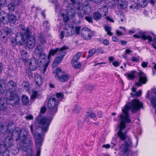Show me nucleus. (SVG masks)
<instances>
[{
	"label": "nucleus",
	"mask_w": 156,
	"mask_h": 156,
	"mask_svg": "<svg viewBox=\"0 0 156 156\" xmlns=\"http://www.w3.org/2000/svg\"><path fill=\"white\" fill-rule=\"evenodd\" d=\"M12 123L7 121L4 125L0 124V136H3L6 134L8 135L6 137L3 144L0 142V155L1 156H9L8 148L13 145V140H20L21 144L17 145L18 151L22 150L27 152L26 156L33 154L32 149V139L28 137V132L24 129H21L18 127L12 129Z\"/></svg>",
	"instance_id": "f257e3e1"
},
{
	"label": "nucleus",
	"mask_w": 156,
	"mask_h": 156,
	"mask_svg": "<svg viewBox=\"0 0 156 156\" xmlns=\"http://www.w3.org/2000/svg\"><path fill=\"white\" fill-rule=\"evenodd\" d=\"M143 103L137 99L132 100V101L126 104L122 109L123 114H120L118 116L120 121L119 131L117 132L118 138L121 141H124L120 149V154L122 156H127L129 153V148L132 146L131 137L127 135V130L125 129V123H130L131 120L129 118L128 111L130 110L132 113H135L143 107Z\"/></svg>",
	"instance_id": "f03ea898"
},
{
	"label": "nucleus",
	"mask_w": 156,
	"mask_h": 156,
	"mask_svg": "<svg viewBox=\"0 0 156 156\" xmlns=\"http://www.w3.org/2000/svg\"><path fill=\"white\" fill-rule=\"evenodd\" d=\"M64 98V95L62 93H57L55 95L51 97L48 100L47 104L48 114L51 116H53L57 112V107L59 102Z\"/></svg>",
	"instance_id": "7ed1b4c3"
},
{
	"label": "nucleus",
	"mask_w": 156,
	"mask_h": 156,
	"mask_svg": "<svg viewBox=\"0 0 156 156\" xmlns=\"http://www.w3.org/2000/svg\"><path fill=\"white\" fill-rule=\"evenodd\" d=\"M16 85L15 82L10 80L8 81L7 85L5 87V89L9 91V92L6 94H9V97H7V98L10 104L13 106L18 104L20 102V99L18 96L16 94L13 93L16 90Z\"/></svg>",
	"instance_id": "20e7f679"
},
{
	"label": "nucleus",
	"mask_w": 156,
	"mask_h": 156,
	"mask_svg": "<svg viewBox=\"0 0 156 156\" xmlns=\"http://www.w3.org/2000/svg\"><path fill=\"white\" fill-rule=\"evenodd\" d=\"M46 111L45 107H42L40 111L41 114L37 118V122L39 125V127L42 129L43 133L48 132L49 127L52 120V117H41V114H44Z\"/></svg>",
	"instance_id": "39448f33"
},
{
	"label": "nucleus",
	"mask_w": 156,
	"mask_h": 156,
	"mask_svg": "<svg viewBox=\"0 0 156 156\" xmlns=\"http://www.w3.org/2000/svg\"><path fill=\"white\" fill-rule=\"evenodd\" d=\"M43 47L41 44H38L35 49V54L39 56L38 59L40 62L42 63L43 68L41 70V72L44 74L46 72L49 63V61L47 59V56L43 52Z\"/></svg>",
	"instance_id": "423d86ee"
},
{
	"label": "nucleus",
	"mask_w": 156,
	"mask_h": 156,
	"mask_svg": "<svg viewBox=\"0 0 156 156\" xmlns=\"http://www.w3.org/2000/svg\"><path fill=\"white\" fill-rule=\"evenodd\" d=\"M70 5H68V12L65 10H61L58 14L59 17L62 16L63 20L65 22H67L69 20V16L72 18H74L76 14V11L75 8L73 6L71 7Z\"/></svg>",
	"instance_id": "0eeeda50"
},
{
	"label": "nucleus",
	"mask_w": 156,
	"mask_h": 156,
	"mask_svg": "<svg viewBox=\"0 0 156 156\" xmlns=\"http://www.w3.org/2000/svg\"><path fill=\"white\" fill-rule=\"evenodd\" d=\"M31 33L29 29L27 28L25 31V42L23 44H25L26 49H32L34 46L35 40L34 36L31 35Z\"/></svg>",
	"instance_id": "6e6552de"
},
{
	"label": "nucleus",
	"mask_w": 156,
	"mask_h": 156,
	"mask_svg": "<svg viewBox=\"0 0 156 156\" xmlns=\"http://www.w3.org/2000/svg\"><path fill=\"white\" fill-rule=\"evenodd\" d=\"M34 139L36 145L37 154L35 156H40L41 151V146L43 138L40 133H36L34 135ZM28 156H35L34 154Z\"/></svg>",
	"instance_id": "1a4fd4ad"
},
{
	"label": "nucleus",
	"mask_w": 156,
	"mask_h": 156,
	"mask_svg": "<svg viewBox=\"0 0 156 156\" xmlns=\"http://www.w3.org/2000/svg\"><path fill=\"white\" fill-rule=\"evenodd\" d=\"M55 77L56 79L60 82H65L68 81L70 78L69 75L61 71L60 68L56 69Z\"/></svg>",
	"instance_id": "9d476101"
},
{
	"label": "nucleus",
	"mask_w": 156,
	"mask_h": 156,
	"mask_svg": "<svg viewBox=\"0 0 156 156\" xmlns=\"http://www.w3.org/2000/svg\"><path fill=\"white\" fill-rule=\"evenodd\" d=\"M94 34V31L91 30L87 27H83L81 30V36L86 40H90Z\"/></svg>",
	"instance_id": "9b49d317"
},
{
	"label": "nucleus",
	"mask_w": 156,
	"mask_h": 156,
	"mask_svg": "<svg viewBox=\"0 0 156 156\" xmlns=\"http://www.w3.org/2000/svg\"><path fill=\"white\" fill-rule=\"evenodd\" d=\"M137 32L139 35L135 34L133 37L136 38H142L145 40L148 41V42L152 41L151 37L146 34V33L140 30H137Z\"/></svg>",
	"instance_id": "f8f14e48"
},
{
	"label": "nucleus",
	"mask_w": 156,
	"mask_h": 156,
	"mask_svg": "<svg viewBox=\"0 0 156 156\" xmlns=\"http://www.w3.org/2000/svg\"><path fill=\"white\" fill-rule=\"evenodd\" d=\"M29 67L32 70H35L38 66L40 67L41 66L43 65L42 63H41L40 62L38 63L37 60L34 58H31L29 61Z\"/></svg>",
	"instance_id": "ddd939ff"
},
{
	"label": "nucleus",
	"mask_w": 156,
	"mask_h": 156,
	"mask_svg": "<svg viewBox=\"0 0 156 156\" xmlns=\"http://www.w3.org/2000/svg\"><path fill=\"white\" fill-rule=\"evenodd\" d=\"M71 2L73 4V5H71L69 4V5H70V6L72 7L73 6L76 9V10H77L78 15V16L80 17H83V13L80 12L81 10V4L80 3L77 2L76 0H70Z\"/></svg>",
	"instance_id": "4468645a"
},
{
	"label": "nucleus",
	"mask_w": 156,
	"mask_h": 156,
	"mask_svg": "<svg viewBox=\"0 0 156 156\" xmlns=\"http://www.w3.org/2000/svg\"><path fill=\"white\" fill-rule=\"evenodd\" d=\"M60 54H58L57 57L55 59L52 64V66H55L59 64L62 62L63 59L64 57L66 55V52L65 50L63 51H60Z\"/></svg>",
	"instance_id": "2eb2a0df"
},
{
	"label": "nucleus",
	"mask_w": 156,
	"mask_h": 156,
	"mask_svg": "<svg viewBox=\"0 0 156 156\" xmlns=\"http://www.w3.org/2000/svg\"><path fill=\"white\" fill-rule=\"evenodd\" d=\"M68 49V47L64 46L61 48H57L55 49H51L49 51L48 56L47 57V60L49 61L51 56L54 55L57 53H58V54H60V51H63Z\"/></svg>",
	"instance_id": "dca6fc26"
},
{
	"label": "nucleus",
	"mask_w": 156,
	"mask_h": 156,
	"mask_svg": "<svg viewBox=\"0 0 156 156\" xmlns=\"http://www.w3.org/2000/svg\"><path fill=\"white\" fill-rule=\"evenodd\" d=\"M26 29L23 30V31L21 33L17 34L15 36L16 43L17 44L19 43L20 45L23 44V43L25 42V31Z\"/></svg>",
	"instance_id": "f3484780"
},
{
	"label": "nucleus",
	"mask_w": 156,
	"mask_h": 156,
	"mask_svg": "<svg viewBox=\"0 0 156 156\" xmlns=\"http://www.w3.org/2000/svg\"><path fill=\"white\" fill-rule=\"evenodd\" d=\"M139 81L135 83V84L138 86H141L142 84H144L147 81V79L146 74L142 72H140L139 74Z\"/></svg>",
	"instance_id": "a211bd4d"
},
{
	"label": "nucleus",
	"mask_w": 156,
	"mask_h": 156,
	"mask_svg": "<svg viewBox=\"0 0 156 156\" xmlns=\"http://www.w3.org/2000/svg\"><path fill=\"white\" fill-rule=\"evenodd\" d=\"M92 6L89 4L86 5L83 4L82 5V10L81 9V12L83 15H89L92 12Z\"/></svg>",
	"instance_id": "6ab92c4d"
},
{
	"label": "nucleus",
	"mask_w": 156,
	"mask_h": 156,
	"mask_svg": "<svg viewBox=\"0 0 156 156\" xmlns=\"http://www.w3.org/2000/svg\"><path fill=\"white\" fill-rule=\"evenodd\" d=\"M152 97L150 99L151 103L153 108L156 107V89H154L152 90Z\"/></svg>",
	"instance_id": "aec40b11"
},
{
	"label": "nucleus",
	"mask_w": 156,
	"mask_h": 156,
	"mask_svg": "<svg viewBox=\"0 0 156 156\" xmlns=\"http://www.w3.org/2000/svg\"><path fill=\"white\" fill-rule=\"evenodd\" d=\"M7 18L8 21L13 24H14L19 19L17 16L11 13H9L7 15Z\"/></svg>",
	"instance_id": "412c9836"
},
{
	"label": "nucleus",
	"mask_w": 156,
	"mask_h": 156,
	"mask_svg": "<svg viewBox=\"0 0 156 156\" xmlns=\"http://www.w3.org/2000/svg\"><path fill=\"white\" fill-rule=\"evenodd\" d=\"M12 2H13L10 3L8 5V9L10 12L14 11L15 8V5H17L20 3L19 0H14Z\"/></svg>",
	"instance_id": "4be33fe9"
},
{
	"label": "nucleus",
	"mask_w": 156,
	"mask_h": 156,
	"mask_svg": "<svg viewBox=\"0 0 156 156\" xmlns=\"http://www.w3.org/2000/svg\"><path fill=\"white\" fill-rule=\"evenodd\" d=\"M118 6L119 8L124 9L129 5L125 0H118Z\"/></svg>",
	"instance_id": "5701e85b"
},
{
	"label": "nucleus",
	"mask_w": 156,
	"mask_h": 156,
	"mask_svg": "<svg viewBox=\"0 0 156 156\" xmlns=\"http://www.w3.org/2000/svg\"><path fill=\"white\" fill-rule=\"evenodd\" d=\"M34 80L37 86H40L42 84L43 79L40 75L37 74L34 76Z\"/></svg>",
	"instance_id": "b1692460"
},
{
	"label": "nucleus",
	"mask_w": 156,
	"mask_h": 156,
	"mask_svg": "<svg viewBox=\"0 0 156 156\" xmlns=\"http://www.w3.org/2000/svg\"><path fill=\"white\" fill-rule=\"evenodd\" d=\"M49 2L54 4L55 5V11L56 12H58L61 10V6L60 3L57 0H49Z\"/></svg>",
	"instance_id": "393cba45"
},
{
	"label": "nucleus",
	"mask_w": 156,
	"mask_h": 156,
	"mask_svg": "<svg viewBox=\"0 0 156 156\" xmlns=\"http://www.w3.org/2000/svg\"><path fill=\"white\" fill-rule=\"evenodd\" d=\"M130 8L135 11H136L138 9V6L134 1H129L128 3Z\"/></svg>",
	"instance_id": "a878e982"
},
{
	"label": "nucleus",
	"mask_w": 156,
	"mask_h": 156,
	"mask_svg": "<svg viewBox=\"0 0 156 156\" xmlns=\"http://www.w3.org/2000/svg\"><path fill=\"white\" fill-rule=\"evenodd\" d=\"M71 27L70 26V25L66 24L63 30L65 36L69 37L71 36Z\"/></svg>",
	"instance_id": "bb28decb"
},
{
	"label": "nucleus",
	"mask_w": 156,
	"mask_h": 156,
	"mask_svg": "<svg viewBox=\"0 0 156 156\" xmlns=\"http://www.w3.org/2000/svg\"><path fill=\"white\" fill-rule=\"evenodd\" d=\"M108 60L110 62H112V65L115 67H117L120 66V62L117 60H114V58L113 56L109 57L108 58Z\"/></svg>",
	"instance_id": "cd10ccee"
},
{
	"label": "nucleus",
	"mask_w": 156,
	"mask_h": 156,
	"mask_svg": "<svg viewBox=\"0 0 156 156\" xmlns=\"http://www.w3.org/2000/svg\"><path fill=\"white\" fill-rule=\"evenodd\" d=\"M5 83L4 81L3 80H0V94L4 93L5 88Z\"/></svg>",
	"instance_id": "c85d7f7f"
},
{
	"label": "nucleus",
	"mask_w": 156,
	"mask_h": 156,
	"mask_svg": "<svg viewBox=\"0 0 156 156\" xmlns=\"http://www.w3.org/2000/svg\"><path fill=\"white\" fill-rule=\"evenodd\" d=\"M102 16V14L98 12H95L93 13V17L95 20H100Z\"/></svg>",
	"instance_id": "c756f323"
},
{
	"label": "nucleus",
	"mask_w": 156,
	"mask_h": 156,
	"mask_svg": "<svg viewBox=\"0 0 156 156\" xmlns=\"http://www.w3.org/2000/svg\"><path fill=\"white\" fill-rule=\"evenodd\" d=\"M22 101L23 105H27L29 102L28 97L26 95H23L22 97Z\"/></svg>",
	"instance_id": "7c9ffc66"
},
{
	"label": "nucleus",
	"mask_w": 156,
	"mask_h": 156,
	"mask_svg": "<svg viewBox=\"0 0 156 156\" xmlns=\"http://www.w3.org/2000/svg\"><path fill=\"white\" fill-rule=\"evenodd\" d=\"M71 63L73 66L76 69H78L81 66V64L78 61H72Z\"/></svg>",
	"instance_id": "2f4dec72"
},
{
	"label": "nucleus",
	"mask_w": 156,
	"mask_h": 156,
	"mask_svg": "<svg viewBox=\"0 0 156 156\" xmlns=\"http://www.w3.org/2000/svg\"><path fill=\"white\" fill-rule=\"evenodd\" d=\"M21 87L23 89L25 90L29 91L30 90V85L28 83L25 81L23 82L21 84Z\"/></svg>",
	"instance_id": "473e14b6"
},
{
	"label": "nucleus",
	"mask_w": 156,
	"mask_h": 156,
	"mask_svg": "<svg viewBox=\"0 0 156 156\" xmlns=\"http://www.w3.org/2000/svg\"><path fill=\"white\" fill-rule=\"evenodd\" d=\"M22 58L23 60L27 61L28 59V53L25 50H23L21 52Z\"/></svg>",
	"instance_id": "72a5a7b5"
},
{
	"label": "nucleus",
	"mask_w": 156,
	"mask_h": 156,
	"mask_svg": "<svg viewBox=\"0 0 156 156\" xmlns=\"http://www.w3.org/2000/svg\"><path fill=\"white\" fill-rule=\"evenodd\" d=\"M137 3L141 7H144L147 4V0H138Z\"/></svg>",
	"instance_id": "f704fd0d"
},
{
	"label": "nucleus",
	"mask_w": 156,
	"mask_h": 156,
	"mask_svg": "<svg viewBox=\"0 0 156 156\" xmlns=\"http://www.w3.org/2000/svg\"><path fill=\"white\" fill-rule=\"evenodd\" d=\"M82 53L80 52L77 53L73 57L72 61H77L80 58Z\"/></svg>",
	"instance_id": "c9c22d12"
},
{
	"label": "nucleus",
	"mask_w": 156,
	"mask_h": 156,
	"mask_svg": "<svg viewBox=\"0 0 156 156\" xmlns=\"http://www.w3.org/2000/svg\"><path fill=\"white\" fill-rule=\"evenodd\" d=\"M104 29L107 32L108 35L109 36H112V34L111 32V27L108 26H105L104 27Z\"/></svg>",
	"instance_id": "e433bc0d"
},
{
	"label": "nucleus",
	"mask_w": 156,
	"mask_h": 156,
	"mask_svg": "<svg viewBox=\"0 0 156 156\" xmlns=\"http://www.w3.org/2000/svg\"><path fill=\"white\" fill-rule=\"evenodd\" d=\"M81 110V107L79 105H77L74 107L73 111L74 113H77L80 112Z\"/></svg>",
	"instance_id": "4c0bfd02"
},
{
	"label": "nucleus",
	"mask_w": 156,
	"mask_h": 156,
	"mask_svg": "<svg viewBox=\"0 0 156 156\" xmlns=\"http://www.w3.org/2000/svg\"><path fill=\"white\" fill-rule=\"evenodd\" d=\"M136 72V71H132L129 73H128L127 75V77L130 80L133 79L135 77L134 74Z\"/></svg>",
	"instance_id": "58836bf2"
},
{
	"label": "nucleus",
	"mask_w": 156,
	"mask_h": 156,
	"mask_svg": "<svg viewBox=\"0 0 156 156\" xmlns=\"http://www.w3.org/2000/svg\"><path fill=\"white\" fill-rule=\"evenodd\" d=\"M86 115L89 117H90L91 118L94 119L97 117V115L96 113L93 112H87Z\"/></svg>",
	"instance_id": "ea45409f"
},
{
	"label": "nucleus",
	"mask_w": 156,
	"mask_h": 156,
	"mask_svg": "<svg viewBox=\"0 0 156 156\" xmlns=\"http://www.w3.org/2000/svg\"><path fill=\"white\" fill-rule=\"evenodd\" d=\"M152 42L153 43L152 44V45L153 47L156 50V37H154L153 38V39L152 38V41L148 42V41H147V43H151V42Z\"/></svg>",
	"instance_id": "a19ab883"
},
{
	"label": "nucleus",
	"mask_w": 156,
	"mask_h": 156,
	"mask_svg": "<svg viewBox=\"0 0 156 156\" xmlns=\"http://www.w3.org/2000/svg\"><path fill=\"white\" fill-rule=\"evenodd\" d=\"M101 11L103 12V15L106 16L108 14V9L107 7H104L103 8H102L101 9Z\"/></svg>",
	"instance_id": "79ce46f5"
},
{
	"label": "nucleus",
	"mask_w": 156,
	"mask_h": 156,
	"mask_svg": "<svg viewBox=\"0 0 156 156\" xmlns=\"http://www.w3.org/2000/svg\"><path fill=\"white\" fill-rule=\"evenodd\" d=\"M84 88L86 89L89 90H92L93 89V86L90 84H87L85 85Z\"/></svg>",
	"instance_id": "37998d69"
},
{
	"label": "nucleus",
	"mask_w": 156,
	"mask_h": 156,
	"mask_svg": "<svg viewBox=\"0 0 156 156\" xmlns=\"http://www.w3.org/2000/svg\"><path fill=\"white\" fill-rule=\"evenodd\" d=\"M140 58V57L139 56H133L131 58V61L132 62H136L139 60Z\"/></svg>",
	"instance_id": "c03bdc74"
},
{
	"label": "nucleus",
	"mask_w": 156,
	"mask_h": 156,
	"mask_svg": "<svg viewBox=\"0 0 156 156\" xmlns=\"http://www.w3.org/2000/svg\"><path fill=\"white\" fill-rule=\"evenodd\" d=\"M96 51V50L94 48H93L90 50L88 51V57L92 56L95 53Z\"/></svg>",
	"instance_id": "a18cd8bd"
},
{
	"label": "nucleus",
	"mask_w": 156,
	"mask_h": 156,
	"mask_svg": "<svg viewBox=\"0 0 156 156\" xmlns=\"http://www.w3.org/2000/svg\"><path fill=\"white\" fill-rule=\"evenodd\" d=\"M142 93V91L141 90H139L137 92H136L134 94L133 93H131L130 94L133 96H140Z\"/></svg>",
	"instance_id": "49530a36"
},
{
	"label": "nucleus",
	"mask_w": 156,
	"mask_h": 156,
	"mask_svg": "<svg viewBox=\"0 0 156 156\" xmlns=\"http://www.w3.org/2000/svg\"><path fill=\"white\" fill-rule=\"evenodd\" d=\"M3 29L5 32L6 33L7 35L9 34L11 32L10 30L8 27H5L4 28H3Z\"/></svg>",
	"instance_id": "de8ad7c7"
},
{
	"label": "nucleus",
	"mask_w": 156,
	"mask_h": 156,
	"mask_svg": "<svg viewBox=\"0 0 156 156\" xmlns=\"http://www.w3.org/2000/svg\"><path fill=\"white\" fill-rule=\"evenodd\" d=\"M43 26L47 29H48L49 27V24L48 21H45L43 22Z\"/></svg>",
	"instance_id": "09e8293b"
},
{
	"label": "nucleus",
	"mask_w": 156,
	"mask_h": 156,
	"mask_svg": "<svg viewBox=\"0 0 156 156\" xmlns=\"http://www.w3.org/2000/svg\"><path fill=\"white\" fill-rule=\"evenodd\" d=\"M81 27H74L75 33L76 34H79L80 33V30Z\"/></svg>",
	"instance_id": "8fccbe9b"
},
{
	"label": "nucleus",
	"mask_w": 156,
	"mask_h": 156,
	"mask_svg": "<svg viewBox=\"0 0 156 156\" xmlns=\"http://www.w3.org/2000/svg\"><path fill=\"white\" fill-rule=\"evenodd\" d=\"M83 122L82 121L80 120L78 121L77 125L79 128H82L83 126Z\"/></svg>",
	"instance_id": "3c124183"
},
{
	"label": "nucleus",
	"mask_w": 156,
	"mask_h": 156,
	"mask_svg": "<svg viewBox=\"0 0 156 156\" xmlns=\"http://www.w3.org/2000/svg\"><path fill=\"white\" fill-rule=\"evenodd\" d=\"M103 114L101 111H98L97 112V117L99 118H101Z\"/></svg>",
	"instance_id": "603ef678"
},
{
	"label": "nucleus",
	"mask_w": 156,
	"mask_h": 156,
	"mask_svg": "<svg viewBox=\"0 0 156 156\" xmlns=\"http://www.w3.org/2000/svg\"><path fill=\"white\" fill-rule=\"evenodd\" d=\"M7 2L6 0H0V4L1 6H4L6 5Z\"/></svg>",
	"instance_id": "864d4df0"
},
{
	"label": "nucleus",
	"mask_w": 156,
	"mask_h": 156,
	"mask_svg": "<svg viewBox=\"0 0 156 156\" xmlns=\"http://www.w3.org/2000/svg\"><path fill=\"white\" fill-rule=\"evenodd\" d=\"M37 91H35L33 92L31 95V99H34L37 96Z\"/></svg>",
	"instance_id": "5fc2aeb1"
},
{
	"label": "nucleus",
	"mask_w": 156,
	"mask_h": 156,
	"mask_svg": "<svg viewBox=\"0 0 156 156\" xmlns=\"http://www.w3.org/2000/svg\"><path fill=\"white\" fill-rule=\"evenodd\" d=\"M85 19L86 20H87L88 22L90 23H91L93 22V20L92 18L90 16H86L85 17Z\"/></svg>",
	"instance_id": "6e6d98bb"
},
{
	"label": "nucleus",
	"mask_w": 156,
	"mask_h": 156,
	"mask_svg": "<svg viewBox=\"0 0 156 156\" xmlns=\"http://www.w3.org/2000/svg\"><path fill=\"white\" fill-rule=\"evenodd\" d=\"M70 26L71 27V35L73 34H74L75 33V30L74 29V27H73L72 25H70Z\"/></svg>",
	"instance_id": "4d7b16f0"
},
{
	"label": "nucleus",
	"mask_w": 156,
	"mask_h": 156,
	"mask_svg": "<svg viewBox=\"0 0 156 156\" xmlns=\"http://www.w3.org/2000/svg\"><path fill=\"white\" fill-rule=\"evenodd\" d=\"M137 30H136L135 29H132V30H129V34H131L135 33L136 32H137Z\"/></svg>",
	"instance_id": "13d9d810"
},
{
	"label": "nucleus",
	"mask_w": 156,
	"mask_h": 156,
	"mask_svg": "<svg viewBox=\"0 0 156 156\" xmlns=\"http://www.w3.org/2000/svg\"><path fill=\"white\" fill-rule=\"evenodd\" d=\"M132 52V51L130 49L128 48L126 49L125 51V54H129Z\"/></svg>",
	"instance_id": "bf43d9fd"
},
{
	"label": "nucleus",
	"mask_w": 156,
	"mask_h": 156,
	"mask_svg": "<svg viewBox=\"0 0 156 156\" xmlns=\"http://www.w3.org/2000/svg\"><path fill=\"white\" fill-rule=\"evenodd\" d=\"M96 50L98 53H99L101 54H102L104 53L102 49L101 48H98Z\"/></svg>",
	"instance_id": "052dcab7"
},
{
	"label": "nucleus",
	"mask_w": 156,
	"mask_h": 156,
	"mask_svg": "<svg viewBox=\"0 0 156 156\" xmlns=\"http://www.w3.org/2000/svg\"><path fill=\"white\" fill-rule=\"evenodd\" d=\"M148 62H143L141 64L142 67L145 68L147 66Z\"/></svg>",
	"instance_id": "680f3d73"
},
{
	"label": "nucleus",
	"mask_w": 156,
	"mask_h": 156,
	"mask_svg": "<svg viewBox=\"0 0 156 156\" xmlns=\"http://www.w3.org/2000/svg\"><path fill=\"white\" fill-rule=\"evenodd\" d=\"M104 44L105 45H108L109 44V42L108 40L106 39H105L103 41Z\"/></svg>",
	"instance_id": "e2e57ef3"
},
{
	"label": "nucleus",
	"mask_w": 156,
	"mask_h": 156,
	"mask_svg": "<svg viewBox=\"0 0 156 156\" xmlns=\"http://www.w3.org/2000/svg\"><path fill=\"white\" fill-rule=\"evenodd\" d=\"M27 119L31 120L33 119V117L31 115H28L25 117Z\"/></svg>",
	"instance_id": "0e129e2a"
},
{
	"label": "nucleus",
	"mask_w": 156,
	"mask_h": 156,
	"mask_svg": "<svg viewBox=\"0 0 156 156\" xmlns=\"http://www.w3.org/2000/svg\"><path fill=\"white\" fill-rule=\"evenodd\" d=\"M116 33L117 34V35L118 36L122 35H123V33L120 32L119 30H116Z\"/></svg>",
	"instance_id": "69168bd1"
},
{
	"label": "nucleus",
	"mask_w": 156,
	"mask_h": 156,
	"mask_svg": "<svg viewBox=\"0 0 156 156\" xmlns=\"http://www.w3.org/2000/svg\"><path fill=\"white\" fill-rule=\"evenodd\" d=\"M64 32L63 31L61 32L59 35V37L61 39H62L64 37Z\"/></svg>",
	"instance_id": "338daca9"
},
{
	"label": "nucleus",
	"mask_w": 156,
	"mask_h": 156,
	"mask_svg": "<svg viewBox=\"0 0 156 156\" xmlns=\"http://www.w3.org/2000/svg\"><path fill=\"white\" fill-rule=\"evenodd\" d=\"M40 41L42 44L44 43L45 42V39L43 37H41L40 38Z\"/></svg>",
	"instance_id": "774afa93"
}]
</instances>
